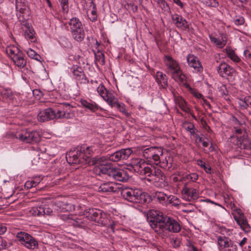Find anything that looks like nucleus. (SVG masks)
Returning <instances> with one entry per match:
<instances>
[{
    "mask_svg": "<svg viewBox=\"0 0 251 251\" xmlns=\"http://www.w3.org/2000/svg\"><path fill=\"white\" fill-rule=\"evenodd\" d=\"M107 102L111 106H116L117 108L122 113L124 114L126 117H129L130 114L127 112L125 104L123 103H120L116 100V99L113 95H107L106 98Z\"/></svg>",
    "mask_w": 251,
    "mask_h": 251,
    "instance_id": "nucleus-13",
    "label": "nucleus"
},
{
    "mask_svg": "<svg viewBox=\"0 0 251 251\" xmlns=\"http://www.w3.org/2000/svg\"><path fill=\"white\" fill-rule=\"evenodd\" d=\"M235 129V132L236 134H238V135H243V137H242L241 136H237V138L238 139V141L240 142V143L241 142H243L244 139V136H245V134L246 133V132H245V128L244 127V126H242V127L240 126V127H235L234 128Z\"/></svg>",
    "mask_w": 251,
    "mask_h": 251,
    "instance_id": "nucleus-39",
    "label": "nucleus"
},
{
    "mask_svg": "<svg viewBox=\"0 0 251 251\" xmlns=\"http://www.w3.org/2000/svg\"><path fill=\"white\" fill-rule=\"evenodd\" d=\"M148 181L153 182L163 183L165 181V176L163 172L159 169H155L151 178H148Z\"/></svg>",
    "mask_w": 251,
    "mask_h": 251,
    "instance_id": "nucleus-19",
    "label": "nucleus"
},
{
    "mask_svg": "<svg viewBox=\"0 0 251 251\" xmlns=\"http://www.w3.org/2000/svg\"><path fill=\"white\" fill-rule=\"evenodd\" d=\"M6 52L11 57L13 60L14 57L18 56V55H19L20 53H22V51H21L17 47L13 46L7 48Z\"/></svg>",
    "mask_w": 251,
    "mask_h": 251,
    "instance_id": "nucleus-34",
    "label": "nucleus"
},
{
    "mask_svg": "<svg viewBox=\"0 0 251 251\" xmlns=\"http://www.w3.org/2000/svg\"><path fill=\"white\" fill-rule=\"evenodd\" d=\"M217 70L219 75L223 77L231 75L234 72V70L225 62L221 63L218 67Z\"/></svg>",
    "mask_w": 251,
    "mask_h": 251,
    "instance_id": "nucleus-16",
    "label": "nucleus"
},
{
    "mask_svg": "<svg viewBox=\"0 0 251 251\" xmlns=\"http://www.w3.org/2000/svg\"><path fill=\"white\" fill-rule=\"evenodd\" d=\"M132 153L131 148H126L118 150L115 152L108 154L105 156H97L93 158L92 164L99 167L108 166L107 161L118 162L121 160H126Z\"/></svg>",
    "mask_w": 251,
    "mask_h": 251,
    "instance_id": "nucleus-4",
    "label": "nucleus"
},
{
    "mask_svg": "<svg viewBox=\"0 0 251 251\" xmlns=\"http://www.w3.org/2000/svg\"><path fill=\"white\" fill-rule=\"evenodd\" d=\"M0 93L5 98H11L12 96V93L9 89L0 90Z\"/></svg>",
    "mask_w": 251,
    "mask_h": 251,
    "instance_id": "nucleus-55",
    "label": "nucleus"
},
{
    "mask_svg": "<svg viewBox=\"0 0 251 251\" xmlns=\"http://www.w3.org/2000/svg\"><path fill=\"white\" fill-rule=\"evenodd\" d=\"M16 8L17 11L23 14V16L25 21L21 23V25L24 32L25 36L31 42H34L36 40L35 31L31 25L25 20L26 18L29 16L30 14L27 1L25 0H16Z\"/></svg>",
    "mask_w": 251,
    "mask_h": 251,
    "instance_id": "nucleus-3",
    "label": "nucleus"
},
{
    "mask_svg": "<svg viewBox=\"0 0 251 251\" xmlns=\"http://www.w3.org/2000/svg\"><path fill=\"white\" fill-rule=\"evenodd\" d=\"M100 213H101V210L92 208L86 210L84 215L88 219L95 221L97 217L100 216Z\"/></svg>",
    "mask_w": 251,
    "mask_h": 251,
    "instance_id": "nucleus-23",
    "label": "nucleus"
},
{
    "mask_svg": "<svg viewBox=\"0 0 251 251\" xmlns=\"http://www.w3.org/2000/svg\"><path fill=\"white\" fill-rule=\"evenodd\" d=\"M211 41L215 43L217 46L220 48H223L226 44V42L224 41V40L222 39H218L215 37H210Z\"/></svg>",
    "mask_w": 251,
    "mask_h": 251,
    "instance_id": "nucleus-44",
    "label": "nucleus"
},
{
    "mask_svg": "<svg viewBox=\"0 0 251 251\" xmlns=\"http://www.w3.org/2000/svg\"><path fill=\"white\" fill-rule=\"evenodd\" d=\"M80 102L83 107L92 112H94L98 109V105L95 102H90L85 100H81Z\"/></svg>",
    "mask_w": 251,
    "mask_h": 251,
    "instance_id": "nucleus-28",
    "label": "nucleus"
},
{
    "mask_svg": "<svg viewBox=\"0 0 251 251\" xmlns=\"http://www.w3.org/2000/svg\"><path fill=\"white\" fill-rule=\"evenodd\" d=\"M232 124H233L234 128L235 127H240L245 125L244 122L239 121L235 117L233 116L231 119Z\"/></svg>",
    "mask_w": 251,
    "mask_h": 251,
    "instance_id": "nucleus-52",
    "label": "nucleus"
},
{
    "mask_svg": "<svg viewBox=\"0 0 251 251\" xmlns=\"http://www.w3.org/2000/svg\"><path fill=\"white\" fill-rule=\"evenodd\" d=\"M197 164L198 165L202 168L206 173H211V168L209 165H206L205 163L201 160H198Z\"/></svg>",
    "mask_w": 251,
    "mask_h": 251,
    "instance_id": "nucleus-48",
    "label": "nucleus"
},
{
    "mask_svg": "<svg viewBox=\"0 0 251 251\" xmlns=\"http://www.w3.org/2000/svg\"><path fill=\"white\" fill-rule=\"evenodd\" d=\"M169 204H172L174 206H178L179 205V199L174 196L169 195L168 198L167 205Z\"/></svg>",
    "mask_w": 251,
    "mask_h": 251,
    "instance_id": "nucleus-42",
    "label": "nucleus"
},
{
    "mask_svg": "<svg viewBox=\"0 0 251 251\" xmlns=\"http://www.w3.org/2000/svg\"><path fill=\"white\" fill-rule=\"evenodd\" d=\"M171 244L175 248H177L180 247L181 244V241L179 238L177 237H172L170 239Z\"/></svg>",
    "mask_w": 251,
    "mask_h": 251,
    "instance_id": "nucleus-51",
    "label": "nucleus"
},
{
    "mask_svg": "<svg viewBox=\"0 0 251 251\" xmlns=\"http://www.w3.org/2000/svg\"><path fill=\"white\" fill-rule=\"evenodd\" d=\"M71 32L73 38L75 40L81 42L84 39L85 32L82 26Z\"/></svg>",
    "mask_w": 251,
    "mask_h": 251,
    "instance_id": "nucleus-24",
    "label": "nucleus"
},
{
    "mask_svg": "<svg viewBox=\"0 0 251 251\" xmlns=\"http://www.w3.org/2000/svg\"><path fill=\"white\" fill-rule=\"evenodd\" d=\"M97 91L102 98L107 102V95H113L111 92L107 91L103 85H100L97 88Z\"/></svg>",
    "mask_w": 251,
    "mask_h": 251,
    "instance_id": "nucleus-35",
    "label": "nucleus"
},
{
    "mask_svg": "<svg viewBox=\"0 0 251 251\" xmlns=\"http://www.w3.org/2000/svg\"><path fill=\"white\" fill-rule=\"evenodd\" d=\"M173 1L176 4L178 5L179 6H180V7L181 8H183V4L182 3V2H181V1L180 0H173Z\"/></svg>",
    "mask_w": 251,
    "mask_h": 251,
    "instance_id": "nucleus-61",
    "label": "nucleus"
},
{
    "mask_svg": "<svg viewBox=\"0 0 251 251\" xmlns=\"http://www.w3.org/2000/svg\"><path fill=\"white\" fill-rule=\"evenodd\" d=\"M154 78L159 85L162 88H166L168 85L167 78L165 74L158 71L154 75Z\"/></svg>",
    "mask_w": 251,
    "mask_h": 251,
    "instance_id": "nucleus-22",
    "label": "nucleus"
},
{
    "mask_svg": "<svg viewBox=\"0 0 251 251\" xmlns=\"http://www.w3.org/2000/svg\"><path fill=\"white\" fill-rule=\"evenodd\" d=\"M6 231V226H0V234H2L3 233H4V232H5V231Z\"/></svg>",
    "mask_w": 251,
    "mask_h": 251,
    "instance_id": "nucleus-63",
    "label": "nucleus"
},
{
    "mask_svg": "<svg viewBox=\"0 0 251 251\" xmlns=\"http://www.w3.org/2000/svg\"><path fill=\"white\" fill-rule=\"evenodd\" d=\"M201 1L208 6L216 7L219 5V3L217 0H202Z\"/></svg>",
    "mask_w": 251,
    "mask_h": 251,
    "instance_id": "nucleus-50",
    "label": "nucleus"
},
{
    "mask_svg": "<svg viewBox=\"0 0 251 251\" xmlns=\"http://www.w3.org/2000/svg\"><path fill=\"white\" fill-rule=\"evenodd\" d=\"M234 218L243 230L247 233L250 231L251 227L240 210L237 211V215L234 216Z\"/></svg>",
    "mask_w": 251,
    "mask_h": 251,
    "instance_id": "nucleus-12",
    "label": "nucleus"
},
{
    "mask_svg": "<svg viewBox=\"0 0 251 251\" xmlns=\"http://www.w3.org/2000/svg\"><path fill=\"white\" fill-rule=\"evenodd\" d=\"M182 193L184 195V199L191 201L198 199L199 197V192L198 190L193 188H189L185 183L182 189Z\"/></svg>",
    "mask_w": 251,
    "mask_h": 251,
    "instance_id": "nucleus-11",
    "label": "nucleus"
},
{
    "mask_svg": "<svg viewBox=\"0 0 251 251\" xmlns=\"http://www.w3.org/2000/svg\"><path fill=\"white\" fill-rule=\"evenodd\" d=\"M61 4L62 10L64 13H67L69 10L68 0H58Z\"/></svg>",
    "mask_w": 251,
    "mask_h": 251,
    "instance_id": "nucleus-54",
    "label": "nucleus"
},
{
    "mask_svg": "<svg viewBox=\"0 0 251 251\" xmlns=\"http://www.w3.org/2000/svg\"><path fill=\"white\" fill-rule=\"evenodd\" d=\"M118 190L119 187L117 184L112 182L103 183L99 188V191L103 192H116Z\"/></svg>",
    "mask_w": 251,
    "mask_h": 251,
    "instance_id": "nucleus-20",
    "label": "nucleus"
},
{
    "mask_svg": "<svg viewBox=\"0 0 251 251\" xmlns=\"http://www.w3.org/2000/svg\"><path fill=\"white\" fill-rule=\"evenodd\" d=\"M30 234L25 232H19L16 235V239L22 245L25 244V241L27 240Z\"/></svg>",
    "mask_w": 251,
    "mask_h": 251,
    "instance_id": "nucleus-37",
    "label": "nucleus"
},
{
    "mask_svg": "<svg viewBox=\"0 0 251 251\" xmlns=\"http://www.w3.org/2000/svg\"><path fill=\"white\" fill-rule=\"evenodd\" d=\"M144 161L140 158H134L131 161L130 163L127 165L128 166V169L131 171L138 173L140 171L141 167L145 166Z\"/></svg>",
    "mask_w": 251,
    "mask_h": 251,
    "instance_id": "nucleus-18",
    "label": "nucleus"
},
{
    "mask_svg": "<svg viewBox=\"0 0 251 251\" xmlns=\"http://www.w3.org/2000/svg\"><path fill=\"white\" fill-rule=\"evenodd\" d=\"M158 5L164 11H170V8L168 3L164 0H156Z\"/></svg>",
    "mask_w": 251,
    "mask_h": 251,
    "instance_id": "nucleus-46",
    "label": "nucleus"
},
{
    "mask_svg": "<svg viewBox=\"0 0 251 251\" xmlns=\"http://www.w3.org/2000/svg\"><path fill=\"white\" fill-rule=\"evenodd\" d=\"M245 23L244 18L242 17H236L234 20V23L236 25H241Z\"/></svg>",
    "mask_w": 251,
    "mask_h": 251,
    "instance_id": "nucleus-56",
    "label": "nucleus"
},
{
    "mask_svg": "<svg viewBox=\"0 0 251 251\" xmlns=\"http://www.w3.org/2000/svg\"><path fill=\"white\" fill-rule=\"evenodd\" d=\"M147 220L152 228L161 235H165V231L178 233L181 229L176 220L159 211L150 210L147 214Z\"/></svg>",
    "mask_w": 251,
    "mask_h": 251,
    "instance_id": "nucleus-1",
    "label": "nucleus"
},
{
    "mask_svg": "<svg viewBox=\"0 0 251 251\" xmlns=\"http://www.w3.org/2000/svg\"><path fill=\"white\" fill-rule=\"evenodd\" d=\"M199 176L197 173H191L183 177L184 181L195 182L198 178Z\"/></svg>",
    "mask_w": 251,
    "mask_h": 251,
    "instance_id": "nucleus-43",
    "label": "nucleus"
},
{
    "mask_svg": "<svg viewBox=\"0 0 251 251\" xmlns=\"http://www.w3.org/2000/svg\"><path fill=\"white\" fill-rule=\"evenodd\" d=\"M186 129L188 131H193V129L194 128V126L192 123H188V126L185 127Z\"/></svg>",
    "mask_w": 251,
    "mask_h": 251,
    "instance_id": "nucleus-58",
    "label": "nucleus"
},
{
    "mask_svg": "<svg viewBox=\"0 0 251 251\" xmlns=\"http://www.w3.org/2000/svg\"><path fill=\"white\" fill-rule=\"evenodd\" d=\"M96 61L100 65H103L105 63L104 54L99 51L94 52Z\"/></svg>",
    "mask_w": 251,
    "mask_h": 251,
    "instance_id": "nucleus-40",
    "label": "nucleus"
},
{
    "mask_svg": "<svg viewBox=\"0 0 251 251\" xmlns=\"http://www.w3.org/2000/svg\"><path fill=\"white\" fill-rule=\"evenodd\" d=\"M157 165L166 170H169L171 167V164L168 163V161L166 158L163 159L162 157L160 158V159L157 162Z\"/></svg>",
    "mask_w": 251,
    "mask_h": 251,
    "instance_id": "nucleus-38",
    "label": "nucleus"
},
{
    "mask_svg": "<svg viewBox=\"0 0 251 251\" xmlns=\"http://www.w3.org/2000/svg\"><path fill=\"white\" fill-rule=\"evenodd\" d=\"M165 57L166 59V64L168 68L173 71V74H179L181 70L177 62L170 56H166Z\"/></svg>",
    "mask_w": 251,
    "mask_h": 251,
    "instance_id": "nucleus-21",
    "label": "nucleus"
},
{
    "mask_svg": "<svg viewBox=\"0 0 251 251\" xmlns=\"http://www.w3.org/2000/svg\"><path fill=\"white\" fill-rule=\"evenodd\" d=\"M71 71L73 74V78L81 83L86 84L89 82L83 69L80 66L74 65L71 68Z\"/></svg>",
    "mask_w": 251,
    "mask_h": 251,
    "instance_id": "nucleus-10",
    "label": "nucleus"
},
{
    "mask_svg": "<svg viewBox=\"0 0 251 251\" xmlns=\"http://www.w3.org/2000/svg\"><path fill=\"white\" fill-rule=\"evenodd\" d=\"M143 155L147 161L157 165V162L161 157H163L162 149L157 147L146 148L142 151Z\"/></svg>",
    "mask_w": 251,
    "mask_h": 251,
    "instance_id": "nucleus-8",
    "label": "nucleus"
},
{
    "mask_svg": "<svg viewBox=\"0 0 251 251\" xmlns=\"http://www.w3.org/2000/svg\"><path fill=\"white\" fill-rule=\"evenodd\" d=\"M68 24L69 25L68 27H69L71 31L77 29L78 28H80L82 26L80 20L76 17H74L71 19L68 22Z\"/></svg>",
    "mask_w": 251,
    "mask_h": 251,
    "instance_id": "nucleus-26",
    "label": "nucleus"
},
{
    "mask_svg": "<svg viewBox=\"0 0 251 251\" xmlns=\"http://www.w3.org/2000/svg\"><path fill=\"white\" fill-rule=\"evenodd\" d=\"M244 54L247 59H251V48L245 50Z\"/></svg>",
    "mask_w": 251,
    "mask_h": 251,
    "instance_id": "nucleus-57",
    "label": "nucleus"
},
{
    "mask_svg": "<svg viewBox=\"0 0 251 251\" xmlns=\"http://www.w3.org/2000/svg\"><path fill=\"white\" fill-rule=\"evenodd\" d=\"M24 246L28 249L34 250L37 248L38 244L37 241L29 235L27 240L25 241V244H24Z\"/></svg>",
    "mask_w": 251,
    "mask_h": 251,
    "instance_id": "nucleus-31",
    "label": "nucleus"
},
{
    "mask_svg": "<svg viewBox=\"0 0 251 251\" xmlns=\"http://www.w3.org/2000/svg\"><path fill=\"white\" fill-rule=\"evenodd\" d=\"M26 53L29 57L34 59L36 60H39L41 58V56L38 54H37L34 50L31 49H29L26 51Z\"/></svg>",
    "mask_w": 251,
    "mask_h": 251,
    "instance_id": "nucleus-45",
    "label": "nucleus"
},
{
    "mask_svg": "<svg viewBox=\"0 0 251 251\" xmlns=\"http://www.w3.org/2000/svg\"><path fill=\"white\" fill-rule=\"evenodd\" d=\"M25 185L27 187V188H31L35 187V185L32 184V182H30V181H27L25 183Z\"/></svg>",
    "mask_w": 251,
    "mask_h": 251,
    "instance_id": "nucleus-62",
    "label": "nucleus"
},
{
    "mask_svg": "<svg viewBox=\"0 0 251 251\" xmlns=\"http://www.w3.org/2000/svg\"><path fill=\"white\" fill-rule=\"evenodd\" d=\"M125 8L130 11H132L133 12H135L137 11L138 9V6L135 4H134L133 3H127L125 5Z\"/></svg>",
    "mask_w": 251,
    "mask_h": 251,
    "instance_id": "nucleus-53",
    "label": "nucleus"
},
{
    "mask_svg": "<svg viewBox=\"0 0 251 251\" xmlns=\"http://www.w3.org/2000/svg\"><path fill=\"white\" fill-rule=\"evenodd\" d=\"M155 170V168H151L150 167L143 166V167H141L140 169V171H139L138 173L141 175H145L146 177H149V178H151V176H152Z\"/></svg>",
    "mask_w": 251,
    "mask_h": 251,
    "instance_id": "nucleus-32",
    "label": "nucleus"
},
{
    "mask_svg": "<svg viewBox=\"0 0 251 251\" xmlns=\"http://www.w3.org/2000/svg\"><path fill=\"white\" fill-rule=\"evenodd\" d=\"M121 194L125 200L131 202L144 204L151 201L149 195L137 189L125 188L121 190Z\"/></svg>",
    "mask_w": 251,
    "mask_h": 251,
    "instance_id": "nucleus-5",
    "label": "nucleus"
},
{
    "mask_svg": "<svg viewBox=\"0 0 251 251\" xmlns=\"http://www.w3.org/2000/svg\"><path fill=\"white\" fill-rule=\"evenodd\" d=\"M99 174L106 176L109 179L119 181H126L128 180L129 176L127 172L124 170L111 168L109 166H103L99 167Z\"/></svg>",
    "mask_w": 251,
    "mask_h": 251,
    "instance_id": "nucleus-6",
    "label": "nucleus"
},
{
    "mask_svg": "<svg viewBox=\"0 0 251 251\" xmlns=\"http://www.w3.org/2000/svg\"><path fill=\"white\" fill-rule=\"evenodd\" d=\"M91 152L90 147L85 146L78 147L75 150L70 151L67 154V160L71 164H87L89 165L92 164L93 159L91 158Z\"/></svg>",
    "mask_w": 251,
    "mask_h": 251,
    "instance_id": "nucleus-2",
    "label": "nucleus"
},
{
    "mask_svg": "<svg viewBox=\"0 0 251 251\" xmlns=\"http://www.w3.org/2000/svg\"><path fill=\"white\" fill-rule=\"evenodd\" d=\"M100 216L97 217L94 222L103 226H108L109 219L106 214L101 211V213L100 214Z\"/></svg>",
    "mask_w": 251,
    "mask_h": 251,
    "instance_id": "nucleus-33",
    "label": "nucleus"
},
{
    "mask_svg": "<svg viewBox=\"0 0 251 251\" xmlns=\"http://www.w3.org/2000/svg\"><path fill=\"white\" fill-rule=\"evenodd\" d=\"M25 57V55L22 52L18 56L14 57L13 61L18 67L24 68L26 64V61Z\"/></svg>",
    "mask_w": 251,
    "mask_h": 251,
    "instance_id": "nucleus-25",
    "label": "nucleus"
},
{
    "mask_svg": "<svg viewBox=\"0 0 251 251\" xmlns=\"http://www.w3.org/2000/svg\"><path fill=\"white\" fill-rule=\"evenodd\" d=\"M179 107L184 112H188L189 111V108L187 106L185 101L181 98L178 102Z\"/></svg>",
    "mask_w": 251,
    "mask_h": 251,
    "instance_id": "nucleus-47",
    "label": "nucleus"
},
{
    "mask_svg": "<svg viewBox=\"0 0 251 251\" xmlns=\"http://www.w3.org/2000/svg\"><path fill=\"white\" fill-rule=\"evenodd\" d=\"M172 20L177 28L183 30H186L189 28V25L187 21L182 16L176 14L172 15Z\"/></svg>",
    "mask_w": 251,
    "mask_h": 251,
    "instance_id": "nucleus-14",
    "label": "nucleus"
},
{
    "mask_svg": "<svg viewBox=\"0 0 251 251\" xmlns=\"http://www.w3.org/2000/svg\"><path fill=\"white\" fill-rule=\"evenodd\" d=\"M43 210V209L41 206L39 207H34L30 210V213L33 216H43L42 212L44 211Z\"/></svg>",
    "mask_w": 251,
    "mask_h": 251,
    "instance_id": "nucleus-41",
    "label": "nucleus"
},
{
    "mask_svg": "<svg viewBox=\"0 0 251 251\" xmlns=\"http://www.w3.org/2000/svg\"><path fill=\"white\" fill-rule=\"evenodd\" d=\"M218 245L222 249L230 247L232 241L228 238L225 236H219L217 239Z\"/></svg>",
    "mask_w": 251,
    "mask_h": 251,
    "instance_id": "nucleus-29",
    "label": "nucleus"
},
{
    "mask_svg": "<svg viewBox=\"0 0 251 251\" xmlns=\"http://www.w3.org/2000/svg\"><path fill=\"white\" fill-rule=\"evenodd\" d=\"M187 60L189 66L193 68L198 72H201L203 70V67L197 57L192 54H189L187 57Z\"/></svg>",
    "mask_w": 251,
    "mask_h": 251,
    "instance_id": "nucleus-17",
    "label": "nucleus"
},
{
    "mask_svg": "<svg viewBox=\"0 0 251 251\" xmlns=\"http://www.w3.org/2000/svg\"><path fill=\"white\" fill-rule=\"evenodd\" d=\"M54 115V110L49 108L40 111L38 114L37 118L39 121L44 122L55 119Z\"/></svg>",
    "mask_w": 251,
    "mask_h": 251,
    "instance_id": "nucleus-15",
    "label": "nucleus"
},
{
    "mask_svg": "<svg viewBox=\"0 0 251 251\" xmlns=\"http://www.w3.org/2000/svg\"><path fill=\"white\" fill-rule=\"evenodd\" d=\"M43 209L42 212L43 216H51L55 215L57 212H65L71 211L74 208L70 204H66L63 202H58L56 203H50L48 205H41Z\"/></svg>",
    "mask_w": 251,
    "mask_h": 251,
    "instance_id": "nucleus-7",
    "label": "nucleus"
},
{
    "mask_svg": "<svg viewBox=\"0 0 251 251\" xmlns=\"http://www.w3.org/2000/svg\"><path fill=\"white\" fill-rule=\"evenodd\" d=\"M88 17L90 20L92 22H95L97 19V15H94L91 14H88Z\"/></svg>",
    "mask_w": 251,
    "mask_h": 251,
    "instance_id": "nucleus-59",
    "label": "nucleus"
},
{
    "mask_svg": "<svg viewBox=\"0 0 251 251\" xmlns=\"http://www.w3.org/2000/svg\"><path fill=\"white\" fill-rule=\"evenodd\" d=\"M196 138V142H198L199 143H201L203 141V139L201 137H200L198 134H196V136L194 137Z\"/></svg>",
    "mask_w": 251,
    "mask_h": 251,
    "instance_id": "nucleus-60",
    "label": "nucleus"
},
{
    "mask_svg": "<svg viewBox=\"0 0 251 251\" xmlns=\"http://www.w3.org/2000/svg\"><path fill=\"white\" fill-rule=\"evenodd\" d=\"M228 56L234 62H238L240 61V59L235 54V52L233 50H229L227 51Z\"/></svg>",
    "mask_w": 251,
    "mask_h": 251,
    "instance_id": "nucleus-49",
    "label": "nucleus"
},
{
    "mask_svg": "<svg viewBox=\"0 0 251 251\" xmlns=\"http://www.w3.org/2000/svg\"><path fill=\"white\" fill-rule=\"evenodd\" d=\"M239 104L241 107L246 109L248 106H251V97L248 96L243 99H240Z\"/></svg>",
    "mask_w": 251,
    "mask_h": 251,
    "instance_id": "nucleus-36",
    "label": "nucleus"
},
{
    "mask_svg": "<svg viewBox=\"0 0 251 251\" xmlns=\"http://www.w3.org/2000/svg\"><path fill=\"white\" fill-rule=\"evenodd\" d=\"M168 196L162 192H156L154 194V198L156 199L160 203L167 205Z\"/></svg>",
    "mask_w": 251,
    "mask_h": 251,
    "instance_id": "nucleus-30",
    "label": "nucleus"
},
{
    "mask_svg": "<svg viewBox=\"0 0 251 251\" xmlns=\"http://www.w3.org/2000/svg\"><path fill=\"white\" fill-rule=\"evenodd\" d=\"M88 6L89 7H92V8H96V4L94 3V1H90V2L88 3Z\"/></svg>",
    "mask_w": 251,
    "mask_h": 251,
    "instance_id": "nucleus-64",
    "label": "nucleus"
},
{
    "mask_svg": "<svg viewBox=\"0 0 251 251\" xmlns=\"http://www.w3.org/2000/svg\"><path fill=\"white\" fill-rule=\"evenodd\" d=\"M61 106L63 107V110H58L57 112L54 110L55 119H61L65 117L66 112L67 111V108L70 109V104L68 103H63L61 104Z\"/></svg>",
    "mask_w": 251,
    "mask_h": 251,
    "instance_id": "nucleus-27",
    "label": "nucleus"
},
{
    "mask_svg": "<svg viewBox=\"0 0 251 251\" xmlns=\"http://www.w3.org/2000/svg\"><path fill=\"white\" fill-rule=\"evenodd\" d=\"M16 138L26 143H36L40 140V135L36 131H23L22 132H17Z\"/></svg>",
    "mask_w": 251,
    "mask_h": 251,
    "instance_id": "nucleus-9",
    "label": "nucleus"
}]
</instances>
